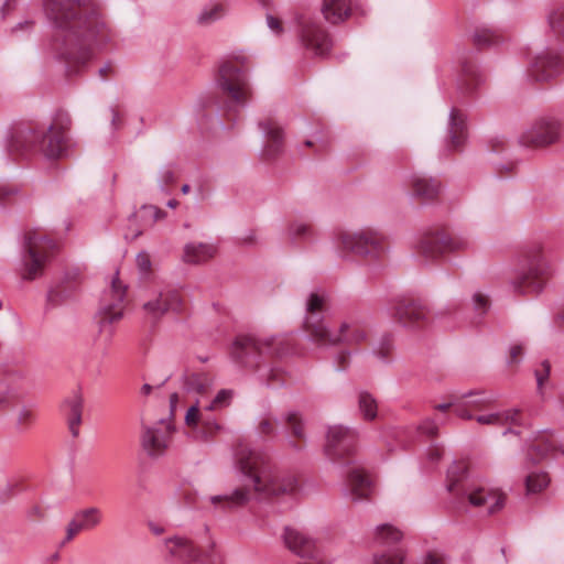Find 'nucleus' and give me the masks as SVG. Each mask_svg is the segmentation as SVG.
<instances>
[{
	"mask_svg": "<svg viewBox=\"0 0 564 564\" xmlns=\"http://www.w3.org/2000/svg\"><path fill=\"white\" fill-rule=\"evenodd\" d=\"M467 138L466 117L457 108H453L449 118V148L459 150Z\"/></svg>",
	"mask_w": 564,
	"mask_h": 564,
	"instance_id": "2f4dec72",
	"label": "nucleus"
},
{
	"mask_svg": "<svg viewBox=\"0 0 564 564\" xmlns=\"http://www.w3.org/2000/svg\"><path fill=\"white\" fill-rule=\"evenodd\" d=\"M26 513L32 521H39L44 518L45 509L41 505L34 503L28 509Z\"/></svg>",
	"mask_w": 564,
	"mask_h": 564,
	"instance_id": "bf43d9fd",
	"label": "nucleus"
},
{
	"mask_svg": "<svg viewBox=\"0 0 564 564\" xmlns=\"http://www.w3.org/2000/svg\"><path fill=\"white\" fill-rule=\"evenodd\" d=\"M326 297L318 293H311L305 305L303 329L310 340L318 347L347 345L359 347L368 341L370 332L368 326L356 318H346L330 328L324 316Z\"/></svg>",
	"mask_w": 564,
	"mask_h": 564,
	"instance_id": "7ed1b4c3",
	"label": "nucleus"
},
{
	"mask_svg": "<svg viewBox=\"0 0 564 564\" xmlns=\"http://www.w3.org/2000/svg\"><path fill=\"white\" fill-rule=\"evenodd\" d=\"M443 448L438 445L431 446L427 452L429 459L433 463L438 462L443 456Z\"/></svg>",
	"mask_w": 564,
	"mask_h": 564,
	"instance_id": "680f3d73",
	"label": "nucleus"
},
{
	"mask_svg": "<svg viewBox=\"0 0 564 564\" xmlns=\"http://www.w3.org/2000/svg\"><path fill=\"white\" fill-rule=\"evenodd\" d=\"M391 317L406 328L420 329L429 323V310L419 299L402 297L394 303Z\"/></svg>",
	"mask_w": 564,
	"mask_h": 564,
	"instance_id": "4468645a",
	"label": "nucleus"
},
{
	"mask_svg": "<svg viewBox=\"0 0 564 564\" xmlns=\"http://www.w3.org/2000/svg\"><path fill=\"white\" fill-rule=\"evenodd\" d=\"M403 533L391 524H381L375 531V541L380 545H393L400 542Z\"/></svg>",
	"mask_w": 564,
	"mask_h": 564,
	"instance_id": "ea45409f",
	"label": "nucleus"
},
{
	"mask_svg": "<svg viewBox=\"0 0 564 564\" xmlns=\"http://www.w3.org/2000/svg\"><path fill=\"white\" fill-rule=\"evenodd\" d=\"M467 496L468 502L474 507H484L489 513L500 510L505 502L502 492L486 487H467L462 496Z\"/></svg>",
	"mask_w": 564,
	"mask_h": 564,
	"instance_id": "4be33fe9",
	"label": "nucleus"
},
{
	"mask_svg": "<svg viewBox=\"0 0 564 564\" xmlns=\"http://www.w3.org/2000/svg\"><path fill=\"white\" fill-rule=\"evenodd\" d=\"M525 271L514 278L512 286L519 294L540 292L549 279L547 265L544 261V246L542 242H533L524 253Z\"/></svg>",
	"mask_w": 564,
	"mask_h": 564,
	"instance_id": "1a4fd4ad",
	"label": "nucleus"
},
{
	"mask_svg": "<svg viewBox=\"0 0 564 564\" xmlns=\"http://www.w3.org/2000/svg\"><path fill=\"white\" fill-rule=\"evenodd\" d=\"M102 520L99 508L90 507L77 511L66 527V536L63 544L70 542L82 531H90L98 527Z\"/></svg>",
	"mask_w": 564,
	"mask_h": 564,
	"instance_id": "412c9836",
	"label": "nucleus"
},
{
	"mask_svg": "<svg viewBox=\"0 0 564 564\" xmlns=\"http://www.w3.org/2000/svg\"><path fill=\"white\" fill-rule=\"evenodd\" d=\"M135 265L139 272L140 278L143 281H148L152 278L154 273V267L149 253L142 251L138 253L135 258Z\"/></svg>",
	"mask_w": 564,
	"mask_h": 564,
	"instance_id": "37998d69",
	"label": "nucleus"
},
{
	"mask_svg": "<svg viewBox=\"0 0 564 564\" xmlns=\"http://www.w3.org/2000/svg\"><path fill=\"white\" fill-rule=\"evenodd\" d=\"M550 371H551V365H550V362L547 360H544L541 364L540 368H538L535 370V377H536L539 389H541V387L544 383V381L547 380V378L550 376Z\"/></svg>",
	"mask_w": 564,
	"mask_h": 564,
	"instance_id": "13d9d810",
	"label": "nucleus"
},
{
	"mask_svg": "<svg viewBox=\"0 0 564 564\" xmlns=\"http://www.w3.org/2000/svg\"><path fill=\"white\" fill-rule=\"evenodd\" d=\"M501 36L497 31L491 29L477 30L474 36V42L478 47H486L499 43Z\"/></svg>",
	"mask_w": 564,
	"mask_h": 564,
	"instance_id": "a18cd8bd",
	"label": "nucleus"
},
{
	"mask_svg": "<svg viewBox=\"0 0 564 564\" xmlns=\"http://www.w3.org/2000/svg\"><path fill=\"white\" fill-rule=\"evenodd\" d=\"M480 83L477 68L471 63H465L462 68L460 86L465 93H471Z\"/></svg>",
	"mask_w": 564,
	"mask_h": 564,
	"instance_id": "a19ab883",
	"label": "nucleus"
},
{
	"mask_svg": "<svg viewBox=\"0 0 564 564\" xmlns=\"http://www.w3.org/2000/svg\"><path fill=\"white\" fill-rule=\"evenodd\" d=\"M560 70V57L553 53H543L535 57L529 68L530 76L536 82H546Z\"/></svg>",
	"mask_w": 564,
	"mask_h": 564,
	"instance_id": "bb28decb",
	"label": "nucleus"
},
{
	"mask_svg": "<svg viewBox=\"0 0 564 564\" xmlns=\"http://www.w3.org/2000/svg\"><path fill=\"white\" fill-rule=\"evenodd\" d=\"M288 372L278 364H273L265 377L267 383L269 386H281L286 382L288 380Z\"/></svg>",
	"mask_w": 564,
	"mask_h": 564,
	"instance_id": "09e8293b",
	"label": "nucleus"
},
{
	"mask_svg": "<svg viewBox=\"0 0 564 564\" xmlns=\"http://www.w3.org/2000/svg\"><path fill=\"white\" fill-rule=\"evenodd\" d=\"M358 441V433L343 425H333L326 435L325 454L338 464H349Z\"/></svg>",
	"mask_w": 564,
	"mask_h": 564,
	"instance_id": "f8f14e48",
	"label": "nucleus"
},
{
	"mask_svg": "<svg viewBox=\"0 0 564 564\" xmlns=\"http://www.w3.org/2000/svg\"><path fill=\"white\" fill-rule=\"evenodd\" d=\"M230 10L228 0H214L207 3L196 18L199 26H209L213 23L224 19Z\"/></svg>",
	"mask_w": 564,
	"mask_h": 564,
	"instance_id": "7c9ffc66",
	"label": "nucleus"
},
{
	"mask_svg": "<svg viewBox=\"0 0 564 564\" xmlns=\"http://www.w3.org/2000/svg\"><path fill=\"white\" fill-rule=\"evenodd\" d=\"M491 400V409L484 411H475L470 409L473 413V417L470 420H475L477 423L481 425H491V426H505V425H514L519 423L520 411L519 410H505L497 411L495 400Z\"/></svg>",
	"mask_w": 564,
	"mask_h": 564,
	"instance_id": "b1692460",
	"label": "nucleus"
},
{
	"mask_svg": "<svg viewBox=\"0 0 564 564\" xmlns=\"http://www.w3.org/2000/svg\"><path fill=\"white\" fill-rule=\"evenodd\" d=\"M176 178H177L176 172L173 170H170V169L164 171L162 174V182L166 186L174 184Z\"/></svg>",
	"mask_w": 564,
	"mask_h": 564,
	"instance_id": "69168bd1",
	"label": "nucleus"
},
{
	"mask_svg": "<svg viewBox=\"0 0 564 564\" xmlns=\"http://www.w3.org/2000/svg\"><path fill=\"white\" fill-rule=\"evenodd\" d=\"M338 240L343 250L365 257L377 258L386 249V238L372 228L343 231Z\"/></svg>",
	"mask_w": 564,
	"mask_h": 564,
	"instance_id": "9b49d317",
	"label": "nucleus"
},
{
	"mask_svg": "<svg viewBox=\"0 0 564 564\" xmlns=\"http://www.w3.org/2000/svg\"><path fill=\"white\" fill-rule=\"evenodd\" d=\"M45 10L55 24L52 48L67 75L83 72L95 51L115 39L113 30L93 0H47Z\"/></svg>",
	"mask_w": 564,
	"mask_h": 564,
	"instance_id": "f257e3e1",
	"label": "nucleus"
},
{
	"mask_svg": "<svg viewBox=\"0 0 564 564\" xmlns=\"http://www.w3.org/2000/svg\"><path fill=\"white\" fill-rule=\"evenodd\" d=\"M290 232L296 238L305 239L315 235V228L311 223L296 221L290 226Z\"/></svg>",
	"mask_w": 564,
	"mask_h": 564,
	"instance_id": "3c124183",
	"label": "nucleus"
},
{
	"mask_svg": "<svg viewBox=\"0 0 564 564\" xmlns=\"http://www.w3.org/2000/svg\"><path fill=\"white\" fill-rule=\"evenodd\" d=\"M267 24H268L269 29L275 35L283 34V32H284V24H283V21L279 17L273 15V14H268L267 15Z\"/></svg>",
	"mask_w": 564,
	"mask_h": 564,
	"instance_id": "4d7b16f0",
	"label": "nucleus"
},
{
	"mask_svg": "<svg viewBox=\"0 0 564 564\" xmlns=\"http://www.w3.org/2000/svg\"><path fill=\"white\" fill-rule=\"evenodd\" d=\"M56 249L55 239L42 229H30L24 234L20 276L34 281L44 275Z\"/></svg>",
	"mask_w": 564,
	"mask_h": 564,
	"instance_id": "39448f33",
	"label": "nucleus"
},
{
	"mask_svg": "<svg viewBox=\"0 0 564 564\" xmlns=\"http://www.w3.org/2000/svg\"><path fill=\"white\" fill-rule=\"evenodd\" d=\"M471 247V241L460 235H453L447 230L446 234V243H445V253H456L464 252Z\"/></svg>",
	"mask_w": 564,
	"mask_h": 564,
	"instance_id": "79ce46f5",
	"label": "nucleus"
},
{
	"mask_svg": "<svg viewBox=\"0 0 564 564\" xmlns=\"http://www.w3.org/2000/svg\"><path fill=\"white\" fill-rule=\"evenodd\" d=\"M217 253L216 246L204 242H189L185 245L183 261L189 264H200L213 259Z\"/></svg>",
	"mask_w": 564,
	"mask_h": 564,
	"instance_id": "c756f323",
	"label": "nucleus"
},
{
	"mask_svg": "<svg viewBox=\"0 0 564 564\" xmlns=\"http://www.w3.org/2000/svg\"><path fill=\"white\" fill-rule=\"evenodd\" d=\"M77 289L78 283L76 281H64L48 292L47 302L52 306H57L70 299Z\"/></svg>",
	"mask_w": 564,
	"mask_h": 564,
	"instance_id": "58836bf2",
	"label": "nucleus"
},
{
	"mask_svg": "<svg viewBox=\"0 0 564 564\" xmlns=\"http://www.w3.org/2000/svg\"><path fill=\"white\" fill-rule=\"evenodd\" d=\"M348 487L354 500H369L373 492L372 480L362 469H352L348 474Z\"/></svg>",
	"mask_w": 564,
	"mask_h": 564,
	"instance_id": "cd10ccee",
	"label": "nucleus"
},
{
	"mask_svg": "<svg viewBox=\"0 0 564 564\" xmlns=\"http://www.w3.org/2000/svg\"><path fill=\"white\" fill-rule=\"evenodd\" d=\"M507 147V141L502 137H497L490 140V148L494 152H500Z\"/></svg>",
	"mask_w": 564,
	"mask_h": 564,
	"instance_id": "0e129e2a",
	"label": "nucleus"
},
{
	"mask_svg": "<svg viewBox=\"0 0 564 564\" xmlns=\"http://www.w3.org/2000/svg\"><path fill=\"white\" fill-rule=\"evenodd\" d=\"M237 463L250 482L235 488L230 494L210 496L208 501L217 511L232 512L247 506L253 497L273 498L297 489V479L279 473L264 453L241 447L237 451Z\"/></svg>",
	"mask_w": 564,
	"mask_h": 564,
	"instance_id": "f03ea898",
	"label": "nucleus"
},
{
	"mask_svg": "<svg viewBox=\"0 0 564 564\" xmlns=\"http://www.w3.org/2000/svg\"><path fill=\"white\" fill-rule=\"evenodd\" d=\"M564 124L555 119H542L522 133L520 143L528 148H546L560 140Z\"/></svg>",
	"mask_w": 564,
	"mask_h": 564,
	"instance_id": "2eb2a0df",
	"label": "nucleus"
},
{
	"mask_svg": "<svg viewBox=\"0 0 564 564\" xmlns=\"http://www.w3.org/2000/svg\"><path fill=\"white\" fill-rule=\"evenodd\" d=\"M278 427V422L270 415L263 416L257 427L258 434L262 437H271L274 435Z\"/></svg>",
	"mask_w": 564,
	"mask_h": 564,
	"instance_id": "603ef678",
	"label": "nucleus"
},
{
	"mask_svg": "<svg viewBox=\"0 0 564 564\" xmlns=\"http://www.w3.org/2000/svg\"><path fill=\"white\" fill-rule=\"evenodd\" d=\"M474 302V308L476 312H479V314H485L489 307H490V300L489 297L480 292H477L473 296Z\"/></svg>",
	"mask_w": 564,
	"mask_h": 564,
	"instance_id": "6e6d98bb",
	"label": "nucleus"
},
{
	"mask_svg": "<svg viewBox=\"0 0 564 564\" xmlns=\"http://www.w3.org/2000/svg\"><path fill=\"white\" fill-rule=\"evenodd\" d=\"M184 386L198 394H206L214 383V376L208 371L186 370L183 376Z\"/></svg>",
	"mask_w": 564,
	"mask_h": 564,
	"instance_id": "f704fd0d",
	"label": "nucleus"
},
{
	"mask_svg": "<svg viewBox=\"0 0 564 564\" xmlns=\"http://www.w3.org/2000/svg\"><path fill=\"white\" fill-rule=\"evenodd\" d=\"M83 398L79 394H74L65 401L67 411L68 429L73 436H78L79 425L82 423L83 413Z\"/></svg>",
	"mask_w": 564,
	"mask_h": 564,
	"instance_id": "c9c22d12",
	"label": "nucleus"
},
{
	"mask_svg": "<svg viewBox=\"0 0 564 564\" xmlns=\"http://www.w3.org/2000/svg\"><path fill=\"white\" fill-rule=\"evenodd\" d=\"M321 11L327 22L339 24L350 17V0H323Z\"/></svg>",
	"mask_w": 564,
	"mask_h": 564,
	"instance_id": "473e14b6",
	"label": "nucleus"
},
{
	"mask_svg": "<svg viewBox=\"0 0 564 564\" xmlns=\"http://www.w3.org/2000/svg\"><path fill=\"white\" fill-rule=\"evenodd\" d=\"M467 464L465 462H458L452 465L447 471V488L453 495L460 497L465 492L467 487L460 485L467 474Z\"/></svg>",
	"mask_w": 564,
	"mask_h": 564,
	"instance_id": "4c0bfd02",
	"label": "nucleus"
},
{
	"mask_svg": "<svg viewBox=\"0 0 564 564\" xmlns=\"http://www.w3.org/2000/svg\"><path fill=\"white\" fill-rule=\"evenodd\" d=\"M34 421L35 412L31 408L23 406L17 412L15 423L20 429H28Z\"/></svg>",
	"mask_w": 564,
	"mask_h": 564,
	"instance_id": "864d4df0",
	"label": "nucleus"
},
{
	"mask_svg": "<svg viewBox=\"0 0 564 564\" xmlns=\"http://www.w3.org/2000/svg\"><path fill=\"white\" fill-rule=\"evenodd\" d=\"M296 35L301 45L314 56L326 57L333 48V39L318 18L301 14L296 19Z\"/></svg>",
	"mask_w": 564,
	"mask_h": 564,
	"instance_id": "9d476101",
	"label": "nucleus"
},
{
	"mask_svg": "<svg viewBox=\"0 0 564 564\" xmlns=\"http://www.w3.org/2000/svg\"><path fill=\"white\" fill-rule=\"evenodd\" d=\"M491 403V400L485 393L471 391L460 397L453 395L448 403L437 404L435 409L445 412L454 408L459 417L470 420L473 417L470 409L475 411L490 410L492 408Z\"/></svg>",
	"mask_w": 564,
	"mask_h": 564,
	"instance_id": "a211bd4d",
	"label": "nucleus"
},
{
	"mask_svg": "<svg viewBox=\"0 0 564 564\" xmlns=\"http://www.w3.org/2000/svg\"><path fill=\"white\" fill-rule=\"evenodd\" d=\"M69 127V116L61 112L45 131H39L32 126L15 128L9 140L8 152L14 159L23 158L35 150L50 159L62 158L67 149L66 132Z\"/></svg>",
	"mask_w": 564,
	"mask_h": 564,
	"instance_id": "20e7f679",
	"label": "nucleus"
},
{
	"mask_svg": "<svg viewBox=\"0 0 564 564\" xmlns=\"http://www.w3.org/2000/svg\"><path fill=\"white\" fill-rule=\"evenodd\" d=\"M234 398V391L230 389H221L205 406H200L197 401L191 405L185 414L184 422L186 433L196 441L209 442L220 432L221 426L218 421L207 414V412L220 411L230 405Z\"/></svg>",
	"mask_w": 564,
	"mask_h": 564,
	"instance_id": "423d86ee",
	"label": "nucleus"
},
{
	"mask_svg": "<svg viewBox=\"0 0 564 564\" xmlns=\"http://www.w3.org/2000/svg\"><path fill=\"white\" fill-rule=\"evenodd\" d=\"M250 66L249 58L243 55L228 58L219 65L217 85L230 102L243 106L251 99Z\"/></svg>",
	"mask_w": 564,
	"mask_h": 564,
	"instance_id": "6e6552de",
	"label": "nucleus"
},
{
	"mask_svg": "<svg viewBox=\"0 0 564 564\" xmlns=\"http://www.w3.org/2000/svg\"><path fill=\"white\" fill-rule=\"evenodd\" d=\"M393 351L392 340L389 338H383L378 347L373 350L375 356L380 358L383 361L390 360Z\"/></svg>",
	"mask_w": 564,
	"mask_h": 564,
	"instance_id": "5fc2aeb1",
	"label": "nucleus"
},
{
	"mask_svg": "<svg viewBox=\"0 0 564 564\" xmlns=\"http://www.w3.org/2000/svg\"><path fill=\"white\" fill-rule=\"evenodd\" d=\"M357 405L364 421L372 422L378 417V401L372 393L366 390L359 391L357 394Z\"/></svg>",
	"mask_w": 564,
	"mask_h": 564,
	"instance_id": "e433bc0d",
	"label": "nucleus"
},
{
	"mask_svg": "<svg viewBox=\"0 0 564 564\" xmlns=\"http://www.w3.org/2000/svg\"><path fill=\"white\" fill-rule=\"evenodd\" d=\"M283 540L285 546L297 556L314 557L316 552L315 541L304 532L294 528H285Z\"/></svg>",
	"mask_w": 564,
	"mask_h": 564,
	"instance_id": "393cba45",
	"label": "nucleus"
},
{
	"mask_svg": "<svg viewBox=\"0 0 564 564\" xmlns=\"http://www.w3.org/2000/svg\"><path fill=\"white\" fill-rule=\"evenodd\" d=\"M549 481H550V479H549L547 475L544 473L530 474L527 477V481H525L527 490H528V492H531V494L541 492L544 488H546V486L549 485Z\"/></svg>",
	"mask_w": 564,
	"mask_h": 564,
	"instance_id": "49530a36",
	"label": "nucleus"
},
{
	"mask_svg": "<svg viewBox=\"0 0 564 564\" xmlns=\"http://www.w3.org/2000/svg\"><path fill=\"white\" fill-rule=\"evenodd\" d=\"M412 194L421 202L429 203L437 199L441 184L437 180L425 176H414L411 181Z\"/></svg>",
	"mask_w": 564,
	"mask_h": 564,
	"instance_id": "c85d7f7f",
	"label": "nucleus"
},
{
	"mask_svg": "<svg viewBox=\"0 0 564 564\" xmlns=\"http://www.w3.org/2000/svg\"><path fill=\"white\" fill-rule=\"evenodd\" d=\"M259 126L264 131L265 134L263 158L267 161L274 160L283 151V129L273 118L263 119L262 121H260Z\"/></svg>",
	"mask_w": 564,
	"mask_h": 564,
	"instance_id": "5701e85b",
	"label": "nucleus"
},
{
	"mask_svg": "<svg viewBox=\"0 0 564 564\" xmlns=\"http://www.w3.org/2000/svg\"><path fill=\"white\" fill-rule=\"evenodd\" d=\"M423 564H444V561L436 554H430Z\"/></svg>",
	"mask_w": 564,
	"mask_h": 564,
	"instance_id": "774afa93",
	"label": "nucleus"
},
{
	"mask_svg": "<svg viewBox=\"0 0 564 564\" xmlns=\"http://www.w3.org/2000/svg\"><path fill=\"white\" fill-rule=\"evenodd\" d=\"M557 452L564 454V445H557L549 432H540L533 438L528 456L532 462L539 463Z\"/></svg>",
	"mask_w": 564,
	"mask_h": 564,
	"instance_id": "a878e982",
	"label": "nucleus"
},
{
	"mask_svg": "<svg viewBox=\"0 0 564 564\" xmlns=\"http://www.w3.org/2000/svg\"><path fill=\"white\" fill-rule=\"evenodd\" d=\"M349 360H350V352L347 350L340 351L337 357V368L339 370H345L349 365Z\"/></svg>",
	"mask_w": 564,
	"mask_h": 564,
	"instance_id": "e2e57ef3",
	"label": "nucleus"
},
{
	"mask_svg": "<svg viewBox=\"0 0 564 564\" xmlns=\"http://www.w3.org/2000/svg\"><path fill=\"white\" fill-rule=\"evenodd\" d=\"M282 349V343L273 337L239 335L231 345L230 357L241 368L258 370L261 365L280 357Z\"/></svg>",
	"mask_w": 564,
	"mask_h": 564,
	"instance_id": "0eeeda50",
	"label": "nucleus"
},
{
	"mask_svg": "<svg viewBox=\"0 0 564 564\" xmlns=\"http://www.w3.org/2000/svg\"><path fill=\"white\" fill-rule=\"evenodd\" d=\"M523 354V347L516 345L510 349V362L517 364Z\"/></svg>",
	"mask_w": 564,
	"mask_h": 564,
	"instance_id": "338daca9",
	"label": "nucleus"
},
{
	"mask_svg": "<svg viewBox=\"0 0 564 564\" xmlns=\"http://www.w3.org/2000/svg\"><path fill=\"white\" fill-rule=\"evenodd\" d=\"M547 22L551 31L556 35L561 36L564 34V7L553 8L549 15Z\"/></svg>",
	"mask_w": 564,
	"mask_h": 564,
	"instance_id": "c03bdc74",
	"label": "nucleus"
},
{
	"mask_svg": "<svg viewBox=\"0 0 564 564\" xmlns=\"http://www.w3.org/2000/svg\"><path fill=\"white\" fill-rule=\"evenodd\" d=\"M419 429L421 430L422 433H424L431 437H434L437 435V426L433 421H429V420L425 421L423 424L420 425Z\"/></svg>",
	"mask_w": 564,
	"mask_h": 564,
	"instance_id": "052dcab7",
	"label": "nucleus"
},
{
	"mask_svg": "<svg viewBox=\"0 0 564 564\" xmlns=\"http://www.w3.org/2000/svg\"><path fill=\"white\" fill-rule=\"evenodd\" d=\"M182 306V296L177 290L162 288L143 303L142 310L148 319L156 322L169 312H181Z\"/></svg>",
	"mask_w": 564,
	"mask_h": 564,
	"instance_id": "dca6fc26",
	"label": "nucleus"
},
{
	"mask_svg": "<svg viewBox=\"0 0 564 564\" xmlns=\"http://www.w3.org/2000/svg\"><path fill=\"white\" fill-rule=\"evenodd\" d=\"M175 427L172 421H158L143 424L140 433V445L145 454L156 458L163 456L170 447Z\"/></svg>",
	"mask_w": 564,
	"mask_h": 564,
	"instance_id": "ddd939ff",
	"label": "nucleus"
},
{
	"mask_svg": "<svg viewBox=\"0 0 564 564\" xmlns=\"http://www.w3.org/2000/svg\"><path fill=\"white\" fill-rule=\"evenodd\" d=\"M163 547L169 557L182 564H191L200 557V550L185 536L167 538L163 541Z\"/></svg>",
	"mask_w": 564,
	"mask_h": 564,
	"instance_id": "aec40b11",
	"label": "nucleus"
},
{
	"mask_svg": "<svg viewBox=\"0 0 564 564\" xmlns=\"http://www.w3.org/2000/svg\"><path fill=\"white\" fill-rule=\"evenodd\" d=\"M447 228L436 226L427 229L420 238L416 250L427 260H437L445 254Z\"/></svg>",
	"mask_w": 564,
	"mask_h": 564,
	"instance_id": "6ab92c4d",
	"label": "nucleus"
},
{
	"mask_svg": "<svg viewBox=\"0 0 564 564\" xmlns=\"http://www.w3.org/2000/svg\"><path fill=\"white\" fill-rule=\"evenodd\" d=\"M127 304V285L118 276H115L100 308V321L109 324L119 322L123 317Z\"/></svg>",
	"mask_w": 564,
	"mask_h": 564,
	"instance_id": "f3484780",
	"label": "nucleus"
},
{
	"mask_svg": "<svg viewBox=\"0 0 564 564\" xmlns=\"http://www.w3.org/2000/svg\"><path fill=\"white\" fill-rule=\"evenodd\" d=\"M404 554L401 550H397L393 553H380L375 554L372 564H403Z\"/></svg>",
	"mask_w": 564,
	"mask_h": 564,
	"instance_id": "8fccbe9b",
	"label": "nucleus"
},
{
	"mask_svg": "<svg viewBox=\"0 0 564 564\" xmlns=\"http://www.w3.org/2000/svg\"><path fill=\"white\" fill-rule=\"evenodd\" d=\"M138 217L141 218L147 225H152L156 220L163 219L165 217V212L155 206L149 205L143 206L139 210Z\"/></svg>",
	"mask_w": 564,
	"mask_h": 564,
	"instance_id": "de8ad7c7",
	"label": "nucleus"
},
{
	"mask_svg": "<svg viewBox=\"0 0 564 564\" xmlns=\"http://www.w3.org/2000/svg\"><path fill=\"white\" fill-rule=\"evenodd\" d=\"M285 427L290 433V446L296 451L302 449L306 441L302 416L296 412L288 413L285 416Z\"/></svg>",
	"mask_w": 564,
	"mask_h": 564,
	"instance_id": "72a5a7b5",
	"label": "nucleus"
}]
</instances>
